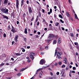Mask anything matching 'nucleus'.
Here are the masks:
<instances>
[{
  "mask_svg": "<svg viewBox=\"0 0 79 79\" xmlns=\"http://www.w3.org/2000/svg\"><path fill=\"white\" fill-rule=\"evenodd\" d=\"M64 61H65V64H68V60H67V59L66 58H65L64 59Z\"/></svg>",
  "mask_w": 79,
  "mask_h": 79,
  "instance_id": "ddd939ff",
  "label": "nucleus"
},
{
  "mask_svg": "<svg viewBox=\"0 0 79 79\" xmlns=\"http://www.w3.org/2000/svg\"><path fill=\"white\" fill-rule=\"evenodd\" d=\"M3 36L4 37H6V34L4 33L3 35Z\"/></svg>",
  "mask_w": 79,
  "mask_h": 79,
  "instance_id": "c9c22d12",
  "label": "nucleus"
},
{
  "mask_svg": "<svg viewBox=\"0 0 79 79\" xmlns=\"http://www.w3.org/2000/svg\"><path fill=\"white\" fill-rule=\"evenodd\" d=\"M71 72H70L69 73V76L70 77H71Z\"/></svg>",
  "mask_w": 79,
  "mask_h": 79,
  "instance_id": "8fccbe9b",
  "label": "nucleus"
},
{
  "mask_svg": "<svg viewBox=\"0 0 79 79\" xmlns=\"http://www.w3.org/2000/svg\"><path fill=\"white\" fill-rule=\"evenodd\" d=\"M50 12L51 13H52V9H50Z\"/></svg>",
  "mask_w": 79,
  "mask_h": 79,
  "instance_id": "a18cd8bd",
  "label": "nucleus"
},
{
  "mask_svg": "<svg viewBox=\"0 0 79 79\" xmlns=\"http://www.w3.org/2000/svg\"><path fill=\"white\" fill-rule=\"evenodd\" d=\"M30 62H31V60H28V61H27L28 63H30Z\"/></svg>",
  "mask_w": 79,
  "mask_h": 79,
  "instance_id": "680f3d73",
  "label": "nucleus"
},
{
  "mask_svg": "<svg viewBox=\"0 0 79 79\" xmlns=\"http://www.w3.org/2000/svg\"><path fill=\"white\" fill-rule=\"evenodd\" d=\"M11 26L12 27V29H11V31H12L13 33H15V32H17V31L16 30V29H15L14 27H13L12 25H11Z\"/></svg>",
  "mask_w": 79,
  "mask_h": 79,
  "instance_id": "f03ea898",
  "label": "nucleus"
},
{
  "mask_svg": "<svg viewBox=\"0 0 79 79\" xmlns=\"http://www.w3.org/2000/svg\"><path fill=\"white\" fill-rule=\"evenodd\" d=\"M34 17H32L31 19V21H32L34 20Z\"/></svg>",
  "mask_w": 79,
  "mask_h": 79,
  "instance_id": "3c124183",
  "label": "nucleus"
},
{
  "mask_svg": "<svg viewBox=\"0 0 79 79\" xmlns=\"http://www.w3.org/2000/svg\"><path fill=\"white\" fill-rule=\"evenodd\" d=\"M61 55H62V53L58 52L57 56H61Z\"/></svg>",
  "mask_w": 79,
  "mask_h": 79,
  "instance_id": "4468645a",
  "label": "nucleus"
},
{
  "mask_svg": "<svg viewBox=\"0 0 79 79\" xmlns=\"http://www.w3.org/2000/svg\"><path fill=\"white\" fill-rule=\"evenodd\" d=\"M28 10L29 14H31L32 13V8L30 6L28 7Z\"/></svg>",
  "mask_w": 79,
  "mask_h": 79,
  "instance_id": "20e7f679",
  "label": "nucleus"
},
{
  "mask_svg": "<svg viewBox=\"0 0 79 79\" xmlns=\"http://www.w3.org/2000/svg\"><path fill=\"white\" fill-rule=\"evenodd\" d=\"M45 48L46 49V50H48V46L45 47Z\"/></svg>",
  "mask_w": 79,
  "mask_h": 79,
  "instance_id": "09e8293b",
  "label": "nucleus"
},
{
  "mask_svg": "<svg viewBox=\"0 0 79 79\" xmlns=\"http://www.w3.org/2000/svg\"><path fill=\"white\" fill-rule=\"evenodd\" d=\"M59 24V23H56L55 24V26H58Z\"/></svg>",
  "mask_w": 79,
  "mask_h": 79,
  "instance_id": "72a5a7b5",
  "label": "nucleus"
},
{
  "mask_svg": "<svg viewBox=\"0 0 79 79\" xmlns=\"http://www.w3.org/2000/svg\"><path fill=\"white\" fill-rule=\"evenodd\" d=\"M11 16H12L13 18H14V16H15V14L14 12H13L11 14Z\"/></svg>",
  "mask_w": 79,
  "mask_h": 79,
  "instance_id": "bb28decb",
  "label": "nucleus"
},
{
  "mask_svg": "<svg viewBox=\"0 0 79 79\" xmlns=\"http://www.w3.org/2000/svg\"><path fill=\"white\" fill-rule=\"evenodd\" d=\"M21 75V73H19L17 74V75L18 76H20Z\"/></svg>",
  "mask_w": 79,
  "mask_h": 79,
  "instance_id": "e433bc0d",
  "label": "nucleus"
},
{
  "mask_svg": "<svg viewBox=\"0 0 79 79\" xmlns=\"http://www.w3.org/2000/svg\"><path fill=\"white\" fill-rule=\"evenodd\" d=\"M5 65V64L4 63H2L1 64H0V68L2 67V66H3Z\"/></svg>",
  "mask_w": 79,
  "mask_h": 79,
  "instance_id": "b1692460",
  "label": "nucleus"
},
{
  "mask_svg": "<svg viewBox=\"0 0 79 79\" xmlns=\"http://www.w3.org/2000/svg\"><path fill=\"white\" fill-rule=\"evenodd\" d=\"M10 39H12V38H13V35H12V33H11V32L10 33Z\"/></svg>",
  "mask_w": 79,
  "mask_h": 79,
  "instance_id": "aec40b11",
  "label": "nucleus"
},
{
  "mask_svg": "<svg viewBox=\"0 0 79 79\" xmlns=\"http://www.w3.org/2000/svg\"><path fill=\"white\" fill-rule=\"evenodd\" d=\"M73 69L74 71L75 70H76V67H73Z\"/></svg>",
  "mask_w": 79,
  "mask_h": 79,
  "instance_id": "4c0bfd02",
  "label": "nucleus"
},
{
  "mask_svg": "<svg viewBox=\"0 0 79 79\" xmlns=\"http://www.w3.org/2000/svg\"><path fill=\"white\" fill-rule=\"evenodd\" d=\"M53 38H56V39H58V35H55L54 34Z\"/></svg>",
  "mask_w": 79,
  "mask_h": 79,
  "instance_id": "2eb2a0df",
  "label": "nucleus"
},
{
  "mask_svg": "<svg viewBox=\"0 0 79 79\" xmlns=\"http://www.w3.org/2000/svg\"><path fill=\"white\" fill-rule=\"evenodd\" d=\"M57 57H58V58L59 59H60V58H61V57H60V56H57Z\"/></svg>",
  "mask_w": 79,
  "mask_h": 79,
  "instance_id": "c03bdc74",
  "label": "nucleus"
},
{
  "mask_svg": "<svg viewBox=\"0 0 79 79\" xmlns=\"http://www.w3.org/2000/svg\"><path fill=\"white\" fill-rule=\"evenodd\" d=\"M38 21V19H36V20L35 21V24H37L36 23Z\"/></svg>",
  "mask_w": 79,
  "mask_h": 79,
  "instance_id": "37998d69",
  "label": "nucleus"
},
{
  "mask_svg": "<svg viewBox=\"0 0 79 79\" xmlns=\"http://www.w3.org/2000/svg\"><path fill=\"white\" fill-rule=\"evenodd\" d=\"M41 12H39L38 16H39L40 17H41Z\"/></svg>",
  "mask_w": 79,
  "mask_h": 79,
  "instance_id": "cd10ccee",
  "label": "nucleus"
},
{
  "mask_svg": "<svg viewBox=\"0 0 79 79\" xmlns=\"http://www.w3.org/2000/svg\"><path fill=\"white\" fill-rule=\"evenodd\" d=\"M61 42V38H59L58 40V43L59 44H60Z\"/></svg>",
  "mask_w": 79,
  "mask_h": 79,
  "instance_id": "6e6552de",
  "label": "nucleus"
},
{
  "mask_svg": "<svg viewBox=\"0 0 79 79\" xmlns=\"http://www.w3.org/2000/svg\"><path fill=\"white\" fill-rule=\"evenodd\" d=\"M39 22H38L37 23V26H39Z\"/></svg>",
  "mask_w": 79,
  "mask_h": 79,
  "instance_id": "338daca9",
  "label": "nucleus"
},
{
  "mask_svg": "<svg viewBox=\"0 0 79 79\" xmlns=\"http://www.w3.org/2000/svg\"><path fill=\"white\" fill-rule=\"evenodd\" d=\"M3 36V34L2 33V31H0V37L2 38Z\"/></svg>",
  "mask_w": 79,
  "mask_h": 79,
  "instance_id": "6ab92c4d",
  "label": "nucleus"
},
{
  "mask_svg": "<svg viewBox=\"0 0 79 79\" xmlns=\"http://www.w3.org/2000/svg\"><path fill=\"white\" fill-rule=\"evenodd\" d=\"M30 57L32 60H33L34 59V57L33 56V55H30Z\"/></svg>",
  "mask_w": 79,
  "mask_h": 79,
  "instance_id": "9b49d317",
  "label": "nucleus"
},
{
  "mask_svg": "<svg viewBox=\"0 0 79 79\" xmlns=\"http://www.w3.org/2000/svg\"><path fill=\"white\" fill-rule=\"evenodd\" d=\"M14 44V41H13L12 42V45H13Z\"/></svg>",
  "mask_w": 79,
  "mask_h": 79,
  "instance_id": "052dcab7",
  "label": "nucleus"
},
{
  "mask_svg": "<svg viewBox=\"0 0 79 79\" xmlns=\"http://www.w3.org/2000/svg\"><path fill=\"white\" fill-rule=\"evenodd\" d=\"M59 18H60L61 19H63V16H62V15H59Z\"/></svg>",
  "mask_w": 79,
  "mask_h": 79,
  "instance_id": "a878e982",
  "label": "nucleus"
},
{
  "mask_svg": "<svg viewBox=\"0 0 79 79\" xmlns=\"http://www.w3.org/2000/svg\"><path fill=\"white\" fill-rule=\"evenodd\" d=\"M62 73L61 76H62L64 77V73H65V72H64V69H62V70L61 73Z\"/></svg>",
  "mask_w": 79,
  "mask_h": 79,
  "instance_id": "9d476101",
  "label": "nucleus"
},
{
  "mask_svg": "<svg viewBox=\"0 0 79 79\" xmlns=\"http://www.w3.org/2000/svg\"><path fill=\"white\" fill-rule=\"evenodd\" d=\"M56 75H59L60 74V72H57L56 73Z\"/></svg>",
  "mask_w": 79,
  "mask_h": 79,
  "instance_id": "de8ad7c7",
  "label": "nucleus"
},
{
  "mask_svg": "<svg viewBox=\"0 0 79 79\" xmlns=\"http://www.w3.org/2000/svg\"><path fill=\"white\" fill-rule=\"evenodd\" d=\"M66 15L68 17V18H69V17H70V15H69V12H66Z\"/></svg>",
  "mask_w": 79,
  "mask_h": 79,
  "instance_id": "dca6fc26",
  "label": "nucleus"
},
{
  "mask_svg": "<svg viewBox=\"0 0 79 79\" xmlns=\"http://www.w3.org/2000/svg\"><path fill=\"white\" fill-rule=\"evenodd\" d=\"M29 68V67L27 66L25 68H23V71H24V70H26V69H27V68Z\"/></svg>",
  "mask_w": 79,
  "mask_h": 79,
  "instance_id": "2f4dec72",
  "label": "nucleus"
},
{
  "mask_svg": "<svg viewBox=\"0 0 79 79\" xmlns=\"http://www.w3.org/2000/svg\"><path fill=\"white\" fill-rule=\"evenodd\" d=\"M70 35L71 37H74V35L73 34V33H70Z\"/></svg>",
  "mask_w": 79,
  "mask_h": 79,
  "instance_id": "473e14b6",
  "label": "nucleus"
},
{
  "mask_svg": "<svg viewBox=\"0 0 79 79\" xmlns=\"http://www.w3.org/2000/svg\"><path fill=\"white\" fill-rule=\"evenodd\" d=\"M24 0L21 1V6H22L24 5Z\"/></svg>",
  "mask_w": 79,
  "mask_h": 79,
  "instance_id": "f3484780",
  "label": "nucleus"
},
{
  "mask_svg": "<svg viewBox=\"0 0 79 79\" xmlns=\"http://www.w3.org/2000/svg\"><path fill=\"white\" fill-rule=\"evenodd\" d=\"M2 17H3V19H4V18H5L6 19H8V16H5L4 15H2Z\"/></svg>",
  "mask_w": 79,
  "mask_h": 79,
  "instance_id": "f8f14e48",
  "label": "nucleus"
},
{
  "mask_svg": "<svg viewBox=\"0 0 79 79\" xmlns=\"http://www.w3.org/2000/svg\"><path fill=\"white\" fill-rule=\"evenodd\" d=\"M37 34L38 35H40V32H38Z\"/></svg>",
  "mask_w": 79,
  "mask_h": 79,
  "instance_id": "bf43d9fd",
  "label": "nucleus"
},
{
  "mask_svg": "<svg viewBox=\"0 0 79 79\" xmlns=\"http://www.w3.org/2000/svg\"><path fill=\"white\" fill-rule=\"evenodd\" d=\"M51 41H52V40H47V42H48V43H49L50 42H51Z\"/></svg>",
  "mask_w": 79,
  "mask_h": 79,
  "instance_id": "c756f323",
  "label": "nucleus"
},
{
  "mask_svg": "<svg viewBox=\"0 0 79 79\" xmlns=\"http://www.w3.org/2000/svg\"><path fill=\"white\" fill-rule=\"evenodd\" d=\"M19 37V36L18 35H16V36L14 38V40L16 42H18V39Z\"/></svg>",
  "mask_w": 79,
  "mask_h": 79,
  "instance_id": "423d86ee",
  "label": "nucleus"
},
{
  "mask_svg": "<svg viewBox=\"0 0 79 79\" xmlns=\"http://www.w3.org/2000/svg\"><path fill=\"white\" fill-rule=\"evenodd\" d=\"M61 64H62V63L61 62L59 61V65H61Z\"/></svg>",
  "mask_w": 79,
  "mask_h": 79,
  "instance_id": "79ce46f5",
  "label": "nucleus"
},
{
  "mask_svg": "<svg viewBox=\"0 0 79 79\" xmlns=\"http://www.w3.org/2000/svg\"><path fill=\"white\" fill-rule=\"evenodd\" d=\"M27 28H26L25 29V31H24L25 34H27Z\"/></svg>",
  "mask_w": 79,
  "mask_h": 79,
  "instance_id": "412c9836",
  "label": "nucleus"
},
{
  "mask_svg": "<svg viewBox=\"0 0 79 79\" xmlns=\"http://www.w3.org/2000/svg\"><path fill=\"white\" fill-rule=\"evenodd\" d=\"M56 42H57V41L56 40H53V44L54 45L55 44H56Z\"/></svg>",
  "mask_w": 79,
  "mask_h": 79,
  "instance_id": "a211bd4d",
  "label": "nucleus"
},
{
  "mask_svg": "<svg viewBox=\"0 0 79 79\" xmlns=\"http://www.w3.org/2000/svg\"><path fill=\"white\" fill-rule=\"evenodd\" d=\"M48 30H49V31H51V30H52V26L49 27Z\"/></svg>",
  "mask_w": 79,
  "mask_h": 79,
  "instance_id": "5701e85b",
  "label": "nucleus"
},
{
  "mask_svg": "<svg viewBox=\"0 0 79 79\" xmlns=\"http://www.w3.org/2000/svg\"><path fill=\"white\" fill-rule=\"evenodd\" d=\"M23 69H22L20 70V72H21L22 71H23Z\"/></svg>",
  "mask_w": 79,
  "mask_h": 79,
  "instance_id": "5fc2aeb1",
  "label": "nucleus"
},
{
  "mask_svg": "<svg viewBox=\"0 0 79 79\" xmlns=\"http://www.w3.org/2000/svg\"><path fill=\"white\" fill-rule=\"evenodd\" d=\"M24 40L25 42H26V40H27V39L26 38H24Z\"/></svg>",
  "mask_w": 79,
  "mask_h": 79,
  "instance_id": "49530a36",
  "label": "nucleus"
},
{
  "mask_svg": "<svg viewBox=\"0 0 79 79\" xmlns=\"http://www.w3.org/2000/svg\"><path fill=\"white\" fill-rule=\"evenodd\" d=\"M59 6V8H61V5H59V6Z\"/></svg>",
  "mask_w": 79,
  "mask_h": 79,
  "instance_id": "69168bd1",
  "label": "nucleus"
},
{
  "mask_svg": "<svg viewBox=\"0 0 79 79\" xmlns=\"http://www.w3.org/2000/svg\"><path fill=\"white\" fill-rule=\"evenodd\" d=\"M30 54H31V55H32V54H33V55H35V53H34V52H31V53H30Z\"/></svg>",
  "mask_w": 79,
  "mask_h": 79,
  "instance_id": "603ef678",
  "label": "nucleus"
},
{
  "mask_svg": "<svg viewBox=\"0 0 79 79\" xmlns=\"http://www.w3.org/2000/svg\"><path fill=\"white\" fill-rule=\"evenodd\" d=\"M54 37V34H49V36L48 38L49 39H51L52 38H53Z\"/></svg>",
  "mask_w": 79,
  "mask_h": 79,
  "instance_id": "39448f33",
  "label": "nucleus"
},
{
  "mask_svg": "<svg viewBox=\"0 0 79 79\" xmlns=\"http://www.w3.org/2000/svg\"><path fill=\"white\" fill-rule=\"evenodd\" d=\"M40 71V69H38L37 70V72L35 74H38V72Z\"/></svg>",
  "mask_w": 79,
  "mask_h": 79,
  "instance_id": "7c9ffc66",
  "label": "nucleus"
},
{
  "mask_svg": "<svg viewBox=\"0 0 79 79\" xmlns=\"http://www.w3.org/2000/svg\"><path fill=\"white\" fill-rule=\"evenodd\" d=\"M42 10L43 13H45V10H44V9H42Z\"/></svg>",
  "mask_w": 79,
  "mask_h": 79,
  "instance_id": "13d9d810",
  "label": "nucleus"
},
{
  "mask_svg": "<svg viewBox=\"0 0 79 79\" xmlns=\"http://www.w3.org/2000/svg\"><path fill=\"white\" fill-rule=\"evenodd\" d=\"M60 22H61V23H63V24L64 23V21H63V20H62V19H60Z\"/></svg>",
  "mask_w": 79,
  "mask_h": 79,
  "instance_id": "58836bf2",
  "label": "nucleus"
},
{
  "mask_svg": "<svg viewBox=\"0 0 79 79\" xmlns=\"http://www.w3.org/2000/svg\"><path fill=\"white\" fill-rule=\"evenodd\" d=\"M44 59H41L40 61V64H44Z\"/></svg>",
  "mask_w": 79,
  "mask_h": 79,
  "instance_id": "0eeeda50",
  "label": "nucleus"
},
{
  "mask_svg": "<svg viewBox=\"0 0 79 79\" xmlns=\"http://www.w3.org/2000/svg\"><path fill=\"white\" fill-rule=\"evenodd\" d=\"M74 15L76 19H79L78 18V17H77V16L76 14H74Z\"/></svg>",
  "mask_w": 79,
  "mask_h": 79,
  "instance_id": "4be33fe9",
  "label": "nucleus"
},
{
  "mask_svg": "<svg viewBox=\"0 0 79 79\" xmlns=\"http://www.w3.org/2000/svg\"><path fill=\"white\" fill-rule=\"evenodd\" d=\"M23 16L24 18H25L24 16H26V14H25V13H24L23 14Z\"/></svg>",
  "mask_w": 79,
  "mask_h": 79,
  "instance_id": "864d4df0",
  "label": "nucleus"
},
{
  "mask_svg": "<svg viewBox=\"0 0 79 79\" xmlns=\"http://www.w3.org/2000/svg\"><path fill=\"white\" fill-rule=\"evenodd\" d=\"M16 7L17 9H18L19 8V0H16Z\"/></svg>",
  "mask_w": 79,
  "mask_h": 79,
  "instance_id": "7ed1b4c3",
  "label": "nucleus"
},
{
  "mask_svg": "<svg viewBox=\"0 0 79 79\" xmlns=\"http://www.w3.org/2000/svg\"><path fill=\"white\" fill-rule=\"evenodd\" d=\"M51 13V12H49L48 13V15H50Z\"/></svg>",
  "mask_w": 79,
  "mask_h": 79,
  "instance_id": "0e129e2a",
  "label": "nucleus"
},
{
  "mask_svg": "<svg viewBox=\"0 0 79 79\" xmlns=\"http://www.w3.org/2000/svg\"><path fill=\"white\" fill-rule=\"evenodd\" d=\"M1 11L3 12V13H5V14H8V9H6V8H4L3 9H1Z\"/></svg>",
  "mask_w": 79,
  "mask_h": 79,
  "instance_id": "f257e3e1",
  "label": "nucleus"
},
{
  "mask_svg": "<svg viewBox=\"0 0 79 79\" xmlns=\"http://www.w3.org/2000/svg\"><path fill=\"white\" fill-rule=\"evenodd\" d=\"M27 49H29V48H30V46H27Z\"/></svg>",
  "mask_w": 79,
  "mask_h": 79,
  "instance_id": "774afa93",
  "label": "nucleus"
},
{
  "mask_svg": "<svg viewBox=\"0 0 79 79\" xmlns=\"http://www.w3.org/2000/svg\"><path fill=\"white\" fill-rule=\"evenodd\" d=\"M7 29L9 30L10 31V29H11V28H10V25H9L8 27L7 28Z\"/></svg>",
  "mask_w": 79,
  "mask_h": 79,
  "instance_id": "393cba45",
  "label": "nucleus"
},
{
  "mask_svg": "<svg viewBox=\"0 0 79 79\" xmlns=\"http://www.w3.org/2000/svg\"><path fill=\"white\" fill-rule=\"evenodd\" d=\"M62 68H65L66 67V65H63L61 66Z\"/></svg>",
  "mask_w": 79,
  "mask_h": 79,
  "instance_id": "ea45409f",
  "label": "nucleus"
},
{
  "mask_svg": "<svg viewBox=\"0 0 79 79\" xmlns=\"http://www.w3.org/2000/svg\"><path fill=\"white\" fill-rule=\"evenodd\" d=\"M38 37H39V35H36V36L35 37V38H38Z\"/></svg>",
  "mask_w": 79,
  "mask_h": 79,
  "instance_id": "4d7b16f0",
  "label": "nucleus"
},
{
  "mask_svg": "<svg viewBox=\"0 0 79 79\" xmlns=\"http://www.w3.org/2000/svg\"><path fill=\"white\" fill-rule=\"evenodd\" d=\"M26 2H27V3L28 4H29V1H28V0H27L26 1Z\"/></svg>",
  "mask_w": 79,
  "mask_h": 79,
  "instance_id": "6e6d98bb",
  "label": "nucleus"
},
{
  "mask_svg": "<svg viewBox=\"0 0 79 79\" xmlns=\"http://www.w3.org/2000/svg\"><path fill=\"white\" fill-rule=\"evenodd\" d=\"M50 74L51 76H53V73H52V72H50Z\"/></svg>",
  "mask_w": 79,
  "mask_h": 79,
  "instance_id": "e2e57ef3",
  "label": "nucleus"
},
{
  "mask_svg": "<svg viewBox=\"0 0 79 79\" xmlns=\"http://www.w3.org/2000/svg\"><path fill=\"white\" fill-rule=\"evenodd\" d=\"M8 0H4L3 2V4L4 5H7V4H8Z\"/></svg>",
  "mask_w": 79,
  "mask_h": 79,
  "instance_id": "1a4fd4ad",
  "label": "nucleus"
},
{
  "mask_svg": "<svg viewBox=\"0 0 79 79\" xmlns=\"http://www.w3.org/2000/svg\"><path fill=\"white\" fill-rule=\"evenodd\" d=\"M22 49L23 50H22V52H25V49H24V48H22Z\"/></svg>",
  "mask_w": 79,
  "mask_h": 79,
  "instance_id": "a19ab883",
  "label": "nucleus"
},
{
  "mask_svg": "<svg viewBox=\"0 0 79 79\" xmlns=\"http://www.w3.org/2000/svg\"><path fill=\"white\" fill-rule=\"evenodd\" d=\"M1 3H3V0H0V5H1Z\"/></svg>",
  "mask_w": 79,
  "mask_h": 79,
  "instance_id": "f704fd0d",
  "label": "nucleus"
},
{
  "mask_svg": "<svg viewBox=\"0 0 79 79\" xmlns=\"http://www.w3.org/2000/svg\"><path fill=\"white\" fill-rule=\"evenodd\" d=\"M57 53H58V50H56V49L55 50V55H57Z\"/></svg>",
  "mask_w": 79,
  "mask_h": 79,
  "instance_id": "c85d7f7f",
  "label": "nucleus"
}]
</instances>
